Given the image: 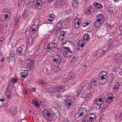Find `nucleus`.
I'll return each instance as SVG.
<instances>
[{
    "label": "nucleus",
    "mask_w": 122,
    "mask_h": 122,
    "mask_svg": "<svg viewBox=\"0 0 122 122\" xmlns=\"http://www.w3.org/2000/svg\"><path fill=\"white\" fill-rule=\"evenodd\" d=\"M32 102L33 103H34L35 105H36L37 107L39 106V102L37 100H33L32 101Z\"/></svg>",
    "instance_id": "obj_29"
},
{
    "label": "nucleus",
    "mask_w": 122,
    "mask_h": 122,
    "mask_svg": "<svg viewBox=\"0 0 122 122\" xmlns=\"http://www.w3.org/2000/svg\"><path fill=\"white\" fill-rule=\"evenodd\" d=\"M91 13V10H88L85 12V13L87 15L88 14Z\"/></svg>",
    "instance_id": "obj_47"
},
{
    "label": "nucleus",
    "mask_w": 122,
    "mask_h": 122,
    "mask_svg": "<svg viewBox=\"0 0 122 122\" xmlns=\"http://www.w3.org/2000/svg\"><path fill=\"white\" fill-rule=\"evenodd\" d=\"M113 98L112 97H108L106 99V102L108 103L109 104L112 102L113 100Z\"/></svg>",
    "instance_id": "obj_15"
},
{
    "label": "nucleus",
    "mask_w": 122,
    "mask_h": 122,
    "mask_svg": "<svg viewBox=\"0 0 122 122\" xmlns=\"http://www.w3.org/2000/svg\"><path fill=\"white\" fill-rule=\"evenodd\" d=\"M63 50V53L65 57H69L72 55V52L68 47H64Z\"/></svg>",
    "instance_id": "obj_2"
},
{
    "label": "nucleus",
    "mask_w": 122,
    "mask_h": 122,
    "mask_svg": "<svg viewBox=\"0 0 122 122\" xmlns=\"http://www.w3.org/2000/svg\"><path fill=\"white\" fill-rule=\"evenodd\" d=\"M5 95L7 96L8 97H9V99L10 97V94L9 90L7 89L6 90L5 92Z\"/></svg>",
    "instance_id": "obj_32"
},
{
    "label": "nucleus",
    "mask_w": 122,
    "mask_h": 122,
    "mask_svg": "<svg viewBox=\"0 0 122 122\" xmlns=\"http://www.w3.org/2000/svg\"><path fill=\"white\" fill-rule=\"evenodd\" d=\"M57 92H63L65 90V87L64 86H57Z\"/></svg>",
    "instance_id": "obj_12"
},
{
    "label": "nucleus",
    "mask_w": 122,
    "mask_h": 122,
    "mask_svg": "<svg viewBox=\"0 0 122 122\" xmlns=\"http://www.w3.org/2000/svg\"><path fill=\"white\" fill-rule=\"evenodd\" d=\"M99 75L100 76H103L107 77V72L106 71H102L99 73Z\"/></svg>",
    "instance_id": "obj_18"
},
{
    "label": "nucleus",
    "mask_w": 122,
    "mask_h": 122,
    "mask_svg": "<svg viewBox=\"0 0 122 122\" xmlns=\"http://www.w3.org/2000/svg\"><path fill=\"white\" fill-rule=\"evenodd\" d=\"M92 85H93L94 86H97L98 85V83H92Z\"/></svg>",
    "instance_id": "obj_60"
},
{
    "label": "nucleus",
    "mask_w": 122,
    "mask_h": 122,
    "mask_svg": "<svg viewBox=\"0 0 122 122\" xmlns=\"http://www.w3.org/2000/svg\"><path fill=\"white\" fill-rule=\"evenodd\" d=\"M62 23L61 22H59L57 24L56 27L59 28H62Z\"/></svg>",
    "instance_id": "obj_28"
},
{
    "label": "nucleus",
    "mask_w": 122,
    "mask_h": 122,
    "mask_svg": "<svg viewBox=\"0 0 122 122\" xmlns=\"http://www.w3.org/2000/svg\"><path fill=\"white\" fill-rule=\"evenodd\" d=\"M109 34L110 36H113L114 35V33L113 32H110Z\"/></svg>",
    "instance_id": "obj_58"
},
{
    "label": "nucleus",
    "mask_w": 122,
    "mask_h": 122,
    "mask_svg": "<svg viewBox=\"0 0 122 122\" xmlns=\"http://www.w3.org/2000/svg\"><path fill=\"white\" fill-rule=\"evenodd\" d=\"M122 59V56L120 54H117L115 57V60H117L119 61H120Z\"/></svg>",
    "instance_id": "obj_13"
},
{
    "label": "nucleus",
    "mask_w": 122,
    "mask_h": 122,
    "mask_svg": "<svg viewBox=\"0 0 122 122\" xmlns=\"http://www.w3.org/2000/svg\"><path fill=\"white\" fill-rule=\"evenodd\" d=\"M83 38L84 40H86V41H88L90 38L89 35L87 33L85 34L84 35Z\"/></svg>",
    "instance_id": "obj_19"
},
{
    "label": "nucleus",
    "mask_w": 122,
    "mask_h": 122,
    "mask_svg": "<svg viewBox=\"0 0 122 122\" xmlns=\"http://www.w3.org/2000/svg\"><path fill=\"white\" fill-rule=\"evenodd\" d=\"M103 15L102 14H100L97 15V16L98 18H99L98 19L100 18L101 19H101H103L104 18V17L103 16Z\"/></svg>",
    "instance_id": "obj_30"
},
{
    "label": "nucleus",
    "mask_w": 122,
    "mask_h": 122,
    "mask_svg": "<svg viewBox=\"0 0 122 122\" xmlns=\"http://www.w3.org/2000/svg\"><path fill=\"white\" fill-rule=\"evenodd\" d=\"M50 91L52 93H54L56 91H57V87H52L50 89Z\"/></svg>",
    "instance_id": "obj_22"
},
{
    "label": "nucleus",
    "mask_w": 122,
    "mask_h": 122,
    "mask_svg": "<svg viewBox=\"0 0 122 122\" xmlns=\"http://www.w3.org/2000/svg\"><path fill=\"white\" fill-rule=\"evenodd\" d=\"M85 86L86 84L84 82H83L81 83L80 86L81 88V90L82 88H83Z\"/></svg>",
    "instance_id": "obj_38"
},
{
    "label": "nucleus",
    "mask_w": 122,
    "mask_h": 122,
    "mask_svg": "<svg viewBox=\"0 0 122 122\" xmlns=\"http://www.w3.org/2000/svg\"><path fill=\"white\" fill-rule=\"evenodd\" d=\"M95 100L99 102L101 104H103V102L102 101V98H98L96 99Z\"/></svg>",
    "instance_id": "obj_42"
},
{
    "label": "nucleus",
    "mask_w": 122,
    "mask_h": 122,
    "mask_svg": "<svg viewBox=\"0 0 122 122\" xmlns=\"http://www.w3.org/2000/svg\"><path fill=\"white\" fill-rule=\"evenodd\" d=\"M119 84L117 83H116L115 84V87H114L113 89L115 91L117 90L119 86Z\"/></svg>",
    "instance_id": "obj_25"
},
{
    "label": "nucleus",
    "mask_w": 122,
    "mask_h": 122,
    "mask_svg": "<svg viewBox=\"0 0 122 122\" xmlns=\"http://www.w3.org/2000/svg\"><path fill=\"white\" fill-rule=\"evenodd\" d=\"M35 7L36 9H40L41 8L43 2L41 0H37L35 3Z\"/></svg>",
    "instance_id": "obj_4"
},
{
    "label": "nucleus",
    "mask_w": 122,
    "mask_h": 122,
    "mask_svg": "<svg viewBox=\"0 0 122 122\" xmlns=\"http://www.w3.org/2000/svg\"><path fill=\"white\" fill-rule=\"evenodd\" d=\"M53 61L55 62L56 63L60 62L61 61H59L58 60H57L55 58H53Z\"/></svg>",
    "instance_id": "obj_41"
},
{
    "label": "nucleus",
    "mask_w": 122,
    "mask_h": 122,
    "mask_svg": "<svg viewBox=\"0 0 122 122\" xmlns=\"http://www.w3.org/2000/svg\"><path fill=\"white\" fill-rule=\"evenodd\" d=\"M22 52V48L21 47L18 48L17 50L16 53L18 55H21Z\"/></svg>",
    "instance_id": "obj_16"
},
{
    "label": "nucleus",
    "mask_w": 122,
    "mask_h": 122,
    "mask_svg": "<svg viewBox=\"0 0 122 122\" xmlns=\"http://www.w3.org/2000/svg\"><path fill=\"white\" fill-rule=\"evenodd\" d=\"M94 5H95V7L98 8V9H100L102 7L101 5L97 2L94 3Z\"/></svg>",
    "instance_id": "obj_20"
},
{
    "label": "nucleus",
    "mask_w": 122,
    "mask_h": 122,
    "mask_svg": "<svg viewBox=\"0 0 122 122\" xmlns=\"http://www.w3.org/2000/svg\"><path fill=\"white\" fill-rule=\"evenodd\" d=\"M103 47H102V49H104L103 50H102L103 51V53H104V54L107 52V50L108 49V47H107H107L106 46L102 48Z\"/></svg>",
    "instance_id": "obj_35"
},
{
    "label": "nucleus",
    "mask_w": 122,
    "mask_h": 122,
    "mask_svg": "<svg viewBox=\"0 0 122 122\" xmlns=\"http://www.w3.org/2000/svg\"><path fill=\"white\" fill-rule=\"evenodd\" d=\"M80 42L79 43V45H80V46L83 48L84 46V43L83 42H82V43H81V44H80Z\"/></svg>",
    "instance_id": "obj_54"
},
{
    "label": "nucleus",
    "mask_w": 122,
    "mask_h": 122,
    "mask_svg": "<svg viewBox=\"0 0 122 122\" xmlns=\"http://www.w3.org/2000/svg\"><path fill=\"white\" fill-rule=\"evenodd\" d=\"M72 18L71 17L67 18L66 19V21L68 22L72 20Z\"/></svg>",
    "instance_id": "obj_52"
},
{
    "label": "nucleus",
    "mask_w": 122,
    "mask_h": 122,
    "mask_svg": "<svg viewBox=\"0 0 122 122\" xmlns=\"http://www.w3.org/2000/svg\"><path fill=\"white\" fill-rule=\"evenodd\" d=\"M66 37H63V36L59 35V40L60 41H62Z\"/></svg>",
    "instance_id": "obj_37"
},
{
    "label": "nucleus",
    "mask_w": 122,
    "mask_h": 122,
    "mask_svg": "<svg viewBox=\"0 0 122 122\" xmlns=\"http://www.w3.org/2000/svg\"><path fill=\"white\" fill-rule=\"evenodd\" d=\"M39 20H37L35 21L34 24L32 26V27L33 28H34L35 25H36L37 26H38L39 25Z\"/></svg>",
    "instance_id": "obj_23"
},
{
    "label": "nucleus",
    "mask_w": 122,
    "mask_h": 122,
    "mask_svg": "<svg viewBox=\"0 0 122 122\" xmlns=\"http://www.w3.org/2000/svg\"><path fill=\"white\" fill-rule=\"evenodd\" d=\"M107 76H100L99 78V80L100 84H105L107 81Z\"/></svg>",
    "instance_id": "obj_5"
},
{
    "label": "nucleus",
    "mask_w": 122,
    "mask_h": 122,
    "mask_svg": "<svg viewBox=\"0 0 122 122\" xmlns=\"http://www.w3.org/2000/svg\"><path fill=\"white\" fill-rule=\"evenodd\" d=\"M23 92L24 94H26L27 93V91L25 88L23 90Z\"/></svg>",
    "instance_id": "obj_55"
},
{
    "label": "nucleus",
    "mask_w": 122,
    "mask_h": 122,
    "mask_svg": "<svg viewBox=\"0 0 122 122\" xmlns=\"http://www.w3.org/2000/svg\"><path fill=\"white\" fill-rule=\"evenodd\" d=\"M93 103L94 104H95L96 105L98 106H101L102 104H101L100 102L97 101L95 100L93 102Z\"/></svg>",
    "instance_id": "obj_34"
},
{
    "label": "nucleus",
    "mask_w": 122,
    "mask_h": 122,
    "mask_svg": "<svg viewBox=\"0 0 122 122\" xmlns=\"http://www.w3.org/2000/svg\"><path fill=\"white\" fill-rule=\"evenodd\" d=\"M61 28H59L56 27L55 28V34H56L58 32H59L61 30Z\"/></svg>",
    "instance_id": "obj_33"
},
{
    "label": "nucleus",
    "mask_w": 122,
    "mask_h": 122,
    "mask_svg": "<svg viewBox=\"0 0 122 122\" xmlns=\"http://www.w3.org/2000/svg\"><path fill=\"white\" fill-rule=\"evenodd\" d=\"M90 115V117H93V118H94V119H96V115L95 114L93 113H91V114Z\"/></svg>",
    "instance_id": "obj_45"
},
{
    "label": "nucleus",
    "mask_w": 122,
    "mask_h": 122,
    "mask_svg": "<svg viewBox=\"0 0 122 122\" xmlns=\"http://www.w3.org/2000/svg\"><path fill=\"white\" fill-rule=\"evenodd\" d=\"M82 122H90V121L89 118L87 116L85 117L83 121Z\"/></svg>",
    "instance_id": "obj_26"
},
{
    "label": "nucleus",
    "mask_w": 122,
    "mask_h": 122,
    "mask_svg": "<svg viewBox=\"0 0 122 122\" xmlns=\"http://www.w3.org/2000/svg\"><path fill=\"white\" fill-rule=\"evenodd\" d=\"M83 48L80 46L77 49L78 51H79L83 50Z\"/></svg>",
    "instance_id": "obj_51"
},
{
    "label": "nucleus",
    "mask_w": 122,
    "mask_h": 122,
    "mask_svg": "<svg viewBox=\"0 0 122 122\" xmlns=\"http://www.w3.org/2000/svg\"><path fill=\"white\" fill-rule=\"evenodd\" d=\"M80 109L82 111V112H78L76 113L74 116L75 119L78 121L81 120L83 118L85 114L84 111L86 112V109L85 108H81Z\"/></svg>",
    "instance_id": "obj_1"
},
{
    "label": "nucleus",
    "mask_w": 122,
    "mask_h": 122,
    "mask_svg": "<svg viewBox=\"0 0 122 122\" xmlns=\"http://www.w3.org/2000/svg\"><path fill=\"white\" fill-rule=\"evenodd\" d=\"M46 111V109H44L42 112V113L43 114V115L44 117H45V116H46V113L45 112Z\"/></svg>",
    "instance_id": "obj_49"
},
{
    "label": "nucleus",
    "mask_w": 122,
    "mask_h": 122,
    "mask_svg": "<svg viewBox=\"0 0 122 122\" xmlns=\"http://www.w3.org/2000/svg\"><path fill=\"white\" fill-rule=\"evenodd\" d=\"M104 55V53H103V51L102 50H98L94 53V57L96 58L101 55Z\"/></svg>",
    "instance_id": "obj_6"
},
{
    "label": "nucleus",
    "mask_w": 122,
    "mask_h": 122,
    "mask_svg": "<svg viewBox=\"0 0 122 122\" xmlns=\"http://www.w3.org/2000/svg\"><path fill=\"white\" fill-rule=\"evenodd\" d=\"M65 2V0H58L56 2L55 4L58 6H60L63 5V2Z\"/></svg>",
    "instance_id": "obj_11"
},
{
    "label": "nucleus",
    "mask_w": 122,
    "mask_h": 122,
    "mask_svg": "<svg viewBox=\"0 0 122 122\" xmlns=\"http://www.w3.org/2000/svg\"><path fill=\"white\" fill-rule=\"evenodd\" d=\"M67 32L63 31L60 33L59 35L63 36V37H66L67 36Z\"/></svg>",
    "instance_id": "obj_21"
},
{
    "label": "nucleus",
    "mask_w": 122,
    "mask_h": 122,
    "mask_svg": "<svg viewBox=\"0 0 122 122\" xmlns=\"http://www.w3.org/2000/svg\"><path fill=\"white\" fill-rule=\"evenodd\" d=\"M91 83H97V82L96 80H94V79H93L91 80Z\"/></svg>",
    "instance_id": "obj_59"
},
{
    "label": "nucleus",
    "mask_w": 122,
    "mask_h": 122,
    "mask_svg": "<svg viewBox=\"0 0 122 122\" xmlns=\"http://www.w3.org/2000/svg\"><path fill=\"white\" fill-rule=\"evenodd\" d=\"M28 15V11L27 10H25L23 13L22 16L23 18L27 17Z\"/></svg>",
    "instance_id": "obj_17"
},
{
    "label": "nucleus",
    "mask_w": 122,
    "mask_h": 122,
    "mask_svg": "<svg viewBox=\"0 0 122 122\" xmlns=\"http://www.w3.org/2000/svg\"><path fill=\"white\" fill-rule=\"evenodd\" d=\"M33 41L34 40L32 38H30L28 40V43H27V44H28L29 43L30 46H31L33 43Z\"/></svg>",
    "instance_id": "obj_27"
},
{
    "label": "nucleus",
    "mask_w": 122,
    "mask_h": 122,
    "mask_svg": "<svg viewBox=\"0 0 122 122\" xmlns=\"http://www.w3.org/2000/svg\"><path fill=\"white\" fill-rule=\"evenodd\" d=\"M50 115V114L49 113H46V116L45 117H48V116H49Z\"/></svg>",
    "instance_id": "obj_57"
},
{
    "label": "nucleus",
    "mask_w": 122,
    "mask_h": 122,
    "mask_svg": "<svg viewBox=\"0 0 122 122\" xmlns=\"http://www.w3.org/2000/svg\"><path fill=\"white\" fill-rule=\"evenodd\" d=\"M37 1V0H30L29 1V3L31 2L34 3H35Z\"/></svg>",
    "instance_id": "obj_48"
},
{
    "label": "nucleus",
    "mask_w": 122,
    "mask_h": 122,
    "mask_svg": "<svg viewBox=\"0 0 122 122\" xmlns=\"http://www.w3.org/2000/svg\"><path fill=\"white\" fill-rule=\"evenodd\" d=\"M108 12L110 14H114V12H113V11L112 10H108Z\"/></svg>",
    "instance_id": "obj_50"
},
{
    "label": "nucleus",
    "mask_w": 122,
    "mask_h": 122,
    "mask_svg": "<svg viewBox=\"0 0 122 122\" xmlns=\"http://www.w3.org/2000/svg\"><path fill=\"white\" fill-rule=\"evenodd\" d=\"M85 86L86 87H87L88 88H90L91 86V85L88 84H86Z\"/></svg>",
    "instance_id": "obj_53"
},
{
    "label": "nucleus",
    "mask_w": 122,
    "mask_h": 122,
    "mask_svg": "<svg viewBox=\"0 0 122 122\" xmlns=\"http://www.w3.org/2000/svg\"><path fill=\"white\" fill-rule=\"evenodd\" d=\"M27 65L29 70H32L34 69V62L33 60L30 61L29 62L27 63Z\"/></svg>",
    "instance_id": "obj_7"
},
{
    "label": "nucleus",
    "mask_w": 122,
    "mask_h": 122,
    "mask_svg": "<svg viewBox=\"0 0 122 122\" xmlns=\"http://www.w3.org/2000/svg\"><path fill=\"white\" fill-rule=\"evenodd\" d=\"M113 41L112 40H110V41L108 43V45L109 46H110L111 45H112V44H113Z\"/></svg>",
    "instance_id": "obj_46"
},
{
    "label": "nucleus",
    "mask_w": 122,
    "mask_h": 122,
    "mask_svg": "<svg viewBox=\"0 0 122 122\" xmlns=\"http://www.w3.org/2000/svg\"><path fill=\"white\" fill-rule=\"evenodd\" d=\"M72 102V100L70 99H68L65 102V105L66 107L70 106Z\"/></svg>",
    "instance_id": "obj_14"
},
{
    "label": "nucleus",
    "mask_w": 122,
    "mask_h": 122,
    "mask_svg": "<svg viewBox=\"0 0 122 122\" xmlns=\"http://www.w3.org/2000/svg\"><path fill=\"white\" fill-rule=\"evenodd\" d=\"M78 0H73L72 2V5L73 7H77L79 5Z\"/></svg>",
    "instance_id": "obj_10"
},
{
    "label": "nucleus",
    "mask_w": 122,
    "mask_h": 122,
    "mask_svg": "<svg viewBox=\"0 0 122 122\" xmlns=\"http://www.w3.org/2000/svg\"><path fill=\"white\" fill-rule=\"evenodd\" d=\"M89 118L90 121V122H91L92 121H93L94 119L93 117H91L89 116H87Z\"/></svg>",
    "instance_id": "obj_44"
},
{
    "label": "nucleus",
    "mask_w": 122,
    "mask_h": 122,
    "mask_svg": "<svg viewBox=\"0 0 122 122\" xmlns=\"http://www.w3.org/2000/svg\"><path fill=\"white\" fill-rule=\"evenodd\" d=\"M92 93L90 92L89 94H87L86 92H83L82 94L81 97L84 98H86L88 97H90L92 95Z\"/></svg>",
    "instance_id": "obj_8"
},
{
    "label": "nucleus",
    "mask_w": 122,
    "mask_h": 122,
    "mask_svg": "<svg viewBox=\"0 0 122 122\" xmlns=\"http://www.w3.org/2000/svg\"><path fill=\"white\" fill-rule=\"evenodd\" d=\"M75 24L76 25H77L78 26H79V21H77L76 23H75Z\"/></svg>",
    "instance_id": "obj_63"
},
{
    "label": "nucleus",
    "mask_w": 122,
    "mask_h": 122,
    "mask_svg": "<svg viewBox=\"0 0 122 122\" xmlns=\"http://www.w3.org/2000/svg\"><path fill=\"white\" fill-rule=\"evenodd\" d=\"M56 45V44L54 43L50 42L49 43L46 47L47 51H48L49 50H52V49H53L55 47V46Z\"/></svg>",
    "instance_id": "obj_3"
},
{
    "label": "nucleus",
    "mask_w": 122,
    "mask_h": 122,
    "mask_svg": "<svg viewBox=\"0 0 122 122\" xmlns=\"http://www.w3.org/2000/svg\"><path fill=\"white\" fill-rule=\"evenodd\" d=\"M53 57L56 59L57 60H58L59 61H61V57L58 55L54 56Z\"/></svg>",
    "instance_id": "obj_31"
},
{
    "label": "nucleus",
    "mask_w": 122,
    "mask_h": 122,
    "mask_svg": "<svg viewBox=\"0 0 122 122\" xmlns=\"http://www.w3.org/2000/svg\"><path fill=\"white\" fill-rule=\"evenodd\" d=\"M5 103H3L1 101H0V107L3 106H4Z\"/></svg>",
    "instance_id": "obj_61"
},
{
    "label": "nucleus",
    "mask_w": 122,
    "mask_h": 122,
    "mask_svg": "<svg viewBox=\"0 0 122 122\" xmlns=\"http://www.w3.org/2000/svg\"><path fill=\"white\" fill-rule=\"evenodd\" d=\"M24 71L25 72H24L25 74H23V72L22 73V77L23 78H24L26 76H27V71Z\"/></svg>",
    "instance_id": "obj_39"
},
{
    "label": "nucleus",
    "mask_w": 122,
    "mask_h": 122,
    "mask_svg": "<svg viewBox=\"0 0 122 122\" xmlns=\"http://www.w3.org/2000/svg\"><path fill=\"white\" fill-rule=\"evenodd\" d=\"M53 20H52V19H49L47 20V21H48V22H49V23H51V22H52ZM49 23V22H48Z\"/></svg>",
    "instance_id": "obj_56"
},
{
    "label": "nucleus",
    "mask_w": 122,
    "mask_h": 122,
    "mask_svg": "<svg viewBox=\"0 0 122 122\" xmlns=\"http://www.w3.org/2000/svg\"><path fill=\"white\" fill-rule=\"evenodd\" d=\"M101 21L100 18L98 19L97 21L94 23V26L96 27H98L100 26L101 25Z\"/></svg>",
    "instance_id": "obj_9"
},
{
    "label": "nucleus",
    "mask_w": 122,
    "mask_h": 122,
    "mask_svg": "<svg viewBox=\"0 0 122 122\" xmlns=\"http://www.w3.org/2000/svg\"><path fill=\"white\" fill-rule=\"evenodd\" d=\"M75 76V75L74 74H70L68 75V78L69 79H73Z\"/></svg>",
    "instance_id": "obj_36"
},
{
    "label": "nucleus",
    "mask_w": 122,
    "mask_h": 122,
    "mask_svg": "<svg viewBox=\"0 0 122 122\" xmlns=\"http://www.w3.org/2000/svg\"><path fill=\"white\" fill-rule=\"evenodd\" d=\"M49 19H52V20H53L54 19V18L52 16L50 15L49 17Z\"/></svg>",
    "instance_id": "obj_64"
},
{
    "label": "nucleus",
    "mask_w": 122,
    "mask_h": 122,
    "mask_svg": "<svg viewBox=\"0 0 122 122\" xmlns=\"http://www.w3.org/2000/svg\"><path fill=\"white\" fill-rule=\"evenodd\" d=\"M36 29H35V28L33 29H33L31 30V31L30 32V35H32L33 33L34 34L36 33V30L37 28V27H36ZM32 28H33L32 27Z\"/></svg>",
    "instance_id": "obj_24"
},
{
    "label": "nucleus",
    "mask_w": 122,
    "mask_h": 122,
    "mask_svg": "<svg viewBox=\"0 0 122 122\" xmlns=\"http://www.w3.org/2000/svg\"><path fill=\"white\" fill-rule=\"evenodd\" d=\"M14 60V58H13V59L12 58H11L10 56L9 57L8 59V62L10 63V62H11L13 61Z\"/></svg>",
    "instance_id": "obj_40"
},
{
    "label": "nucleus",
    "mask_w": 122,
    "mask_h": 122,
    "mask_svg": "<svg viewBox=\"0 0 122 122\" xmlns=\"http://www.w3.org/2000/svg\"><path fill=\"white\" fill-rule=\"evenodd\" d=\"M11 80L12 82L15 83L18 80L17 78H14L12 79Z\"/></svg>",
    "instance_id": "obj_43"
},
{
    "label": "nucleus",
    "mask_w": 122,
    "mask_h": 122,
    "mask_svg": "<svg viewBox=\"0 0 122 122\" xmlns=\"http://www.w3.org/2000/svg\"><path fill=\"white\" fill-rule=\"evenodd\" d=\"M56 97L57 98H60L61 97V95L59 94H57L56 95Z\"/></svg>",
    "instance_id": "obj_62"
}]
</instances>
